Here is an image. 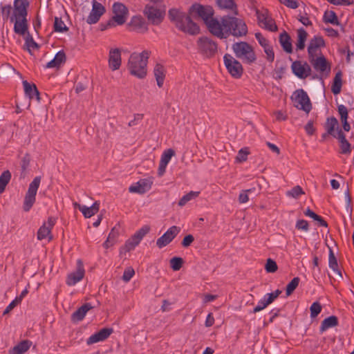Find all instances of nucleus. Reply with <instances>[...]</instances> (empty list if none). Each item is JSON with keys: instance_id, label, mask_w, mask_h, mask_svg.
<instances>
[{"instance_id": "39", "label": "nucleus", "mask_w": 354, "mask_h": 354, "mask_svg": "<svg viewBox=\"0 0 354 354\" xmlns=\"http://www.w3.org/2000/svg\"><path fill=\"white\" fill-rule=\"evenodd\" d=\"M308 33L303 28H300L297 30V42L296 44V48L297 50L304 49Z\"/></svg>"}, {"instance_id": "21", "label": "nucleus", "mask_w": 354, "mask_h": 354, "mask_svg": "<svg viewBox=\"0 0 354 354\" xmlns=\"http://www.w3.org/2000/svg\"><path fill=\"white\" fill-rule=\"evenodd\" d=\"M113 330L111 328H104L100 331L93 334L86 339V344L91 345L100 342L106 339L113 333Z\"/></svg>"}, {"instance_id": "45", "label": "nucleus", "mask_w": 354, "mask_h": 354, "mask_svg": "<svg viewBox=\"0 0 354 354\" xmlns=\"http://www.w3.org/2000/svg\"><path fill=\"white\" fill-rule=\"evenodd\" d=\"M68 30V28L65 25L62 18L55 17L54 22V30L58 32H63L67 31Z\"/></svg>"}, {"instance_id": "37", "label": "nucleus", "mask_w": 354, "mask_h": 354, "mask_svg": "<svg viewBox=\"0 0 354 354\" xmlns=\"http://www.w3.org/2000/svg\"><path fill=\"white\" fill-rule=\"evenodd\" d=\"M328 266L339 278L343 277L342 272L338 268L337 259L331 248H329Z\"/></svg>"}, {"instance_id": "13", "label": "nucleus", "mask_w": 354, "mask_h": 354, "mask_svg": "<svg viewBox=\"0 0 354 354\" xmlns=\"http://www.w3.org/2000/svg\"><path fill=\"white\" fill-rule=\"evenodd\" d=\"M29 1L14 0L13 14L10 17V21L13 22L15 18L27 17Z\"/></svg>"}, {"instance_id": "22", "label": "nucleus", "mask_w": 354, "mask_h": 354, "mask_svg": "<svg viewBox=\"0 0 354 354\" xmlns=\"http://www.w3.org/2000/svg\"><path fill=\"white\" fill-rule=\"evenodd\" d=\"M326 45L324 39L322 36H314L310 41L308 46V58L315 57L319 48Z\"/></svg>"}, {"instance_id": "61", "label": "nucleus", "mask_w": 354, "mask_h": 354, "mask_svg": "<svg viewBox=\"0 0 354 354\" xmlns=\"http://www.w3.org/2000/svg\"><path fill=\"white\" fill-rule=\"evenodd\" d=\"M281 3H283L286 6L295 9L298 8L299 4L297 0H279Z\"/></svg>"}, {"instance_id": "49", "label": "nucleus", "mask_w": 354, "mask_h": 354, "mask_svg": "<svg viewBox=\"0 0 354 354\" xmlns=\"http://www.w3.org/2000/svg\"><path fill=\"white\" fill-rule=\"evenodd\" d=\"M12 6L10 4L8 5H1V12L2 15V18L4 21H7L9 19H10V14L12 11Z\"/></svg>"}, {"instance_id": "5", "label": "nucleus", "mask_w": 354, "mask_h": 354, "mask_svg": "<svg viewBox=\"0 0 354 354\" xmlns=\"http://www.w3.org/2000/svg\"><path fill=\"white\" fill-rule=\"evenodd\" d=\"M309 62L313 68L319 73L313 76V79H317L323 82L324 78L327 77L330 73V64L324 55L309 58Z\"/></svg>"}, {"instance_id": "23", "label": "nucleus", "mask_w": 354, "mask_h": 354, "mask_svg": "<svg viewBox=\"0 0 354 354\" xmlns=\"http://www.w3.org/2000/svg\"><path fill=\"white\" fill-rule=\"evenodd\" d=\"M121 52L119 48H112L109 53V66L113 71L120 68L121 66Z\"/></svg>"}, {"instance_id": "8", "label": "nucleus", "mask_w": 354, "mask_h": 354, "mask_svg": "<svg viewBox=\"0 0 354 354\" xmlns=\"http://www.w3.org/2000/svg\"><path fill=\"white\" fill-rule=\"evenodd\" d=\"M143 13L152 25L158 26L165 19V9L147 4L145 6Z\"/></svg>"}, {"instance_id": "14", "label": "nucleus", "mask_w": 354, "mask_h": 354, "mask_svg": "<svg viewBox=\"0 0 354 354\" xmlns=\"http://www.w3.org/2000/svg\"><path fill=\"white\" fill-rule=\"evenodd\" d=\"M292 71L295 75L300 79H305L311 74V68L307 62L302 64L301 61H295L291 66Z\"/></svg>"}, {"instance_id": "17", "label": "nucleus", "mask_w": 354, "mask_h": 354, "mask_svg": "<svg viewBox=\"0 0 354 354\" xmlns=\"http://www.w3.org/2000/svg\"><path fill=\"white\" fill-rule=\"evenodd\" d=\"M105 8L95 0L93 1V8L91 12L86 19V22L88 24H96L100 17L104 13Z\"/></svg>"}, {"instance_id": "18", "label": "nucleus", "mask_w": 354, "mask_h": 354, "mask_svg": "<svg viewBox=\"0 0 354 354\" xmlns=\"http://www.w3.org/2000/svg\"><path fill=\"white\" fill-rule=\"evenodd\" d=\"M129 29L139 33H145L148 30V26L141 16H133L128 24Z\"/></svg>"}, {"instance_id": "1", "label": "nucleus", "mask_w": 354, "mask_h": 354, "mask_svg": "<svg viewBox=\"0 0 354 354\" xmlns=\"http://www.w3.org/2000/svg\"><path fill=\"white\" fill-rule=\"evenodd\" d=\"M214 11L209 6H203L200 3H194L189 9V15L177 8H171L168 11L169 20L175 24L179 30L195 35L199 33L200 28L196 23L191 19V16H197L202 19L205 24L209 32L213 35L214 28L213 24L215 21H219L214 18Z\"/></svg>"}, {"instance_id": "44", "label": "nucleus", "mask_w": 354, "mask_h": 354, "mask_svg": "<svg viewBox=\"0 0 354 354\" xmlns=\"http://www.w3.org/2000/svg\"><path fill=\"white\" fill-rule=\"evenodd\" d=\"M300 279L298 277H294L290 282H289L286 288V294L287 296L290 295L298 286Z\"/></svg>"}, {"instance_id": "52", "label": "nucleus", "mask_w": 354, "mask_h": 354, "mask_svg": "<svg viewBox=\"0 0 354 354\" xmlns=\"http://www.w3.org/2000/svg\"><path fill=\"white\" fill-rule=\"evenodd\" d=\"M249 153L250 151L248 147L242 148L239 151L236 159L239 162H245L247 160Z\"/></svg>"}, {"instance_id": "40", "label": "nucleus", "mask_w": 354, "mask_h": 354, "mask_svg": "<svg viewBox=\"0 0 354 354\" xmlns=\"http://www.w3.org/2000/svg\"><path fill=\"white\" fill-rule=\"evenodd\" d=\"M323 21L326 24L333 25H340L339 21L336 13L333 10H326L323 15Z\"/></svg>"}, {"instance_id": "27", "label": "nucleus", "mask_w": 354, "mask_h": 354, "mask_svg": "<svg viewBox=\"0 0 354 354\" xmlns=\"http://www.w3.org/2000/svg\"><path fill=\"white\" fill-rule=\"evenodd\" d=\"M93 308L92 305L90 303H86L81 307L77 308L71 315V320L73 322H79L82 321L86 313Z\"/></svg>"}, {"instance_id": "63", "label": "nucleus", "mask_w": 354, "mask_h": 354, "mask_svg": "<svg viewBox=\"0 0 354 354\" xmlns=\"http://www.w3.org/2000/svg\"><path fill=\"white\" fill-rule=\"evenodd\" d=\"M194 241V238L192 234H188L184 237L181 243L185 248L189 247Z\"/></svg>"}, {"instance_id": "32", "label": "nucleus", "mask_w": 354, "mask_h": 354, "mask_svg": "<svg viewBox=\"0 0 354 354\" xmlns=\"http://www.w3.org/2000/svg\"><path fill=\"white\" fill-rule=\"evenodd\" d=\"M153 73L157 82L158 86L161 88L163 86L165 77V67L160 64H156L153 68Z\"/></svg>"}, {"instance_id": "53", "label": "nucleus", "mask_w": 354, "mask_h": 354, "mask_svg": "<svg viewBox=\"0 0 354 354\" xmlns=\"http://www.w3.org/2000/svg\"><path fill=\"white\" fill-rule=\"evenodd\" d=\"M265 269L267 272L273 273L277 270L278 266L277 263L274 260L268 259L266 261Z\"/></svg>"}, {"instance_id": "4", "label": "nucleus", "mask_w": 354, "mask_h": 354, "mask_svg": "<svg viewBox=\"0 0 354 354\" xmlns=\"http://www.w3.org/2000/svg\"><path fill=\"white\" fill-rule=\"evenodd\" d=\"M232 48L236 57L244 63L250 64L257 59L253 48L245 41L235 42Z\"/></svg>"}, {"instance_id": "29", "label": "nucleus", "mask_w": 354, "mask_h": 354, "mask_svg": "<svg viewBox=\"0 0 354 354\" xmlns=\"http://www.w3.org/2000/svg\"><path fill=\"white\" fill-rule=\"evenodd\" d=\"M66 59L64 50H60L55 55V57L46 64V68H59L61 64L65 63Z\"/></svg>"}, {"instance_id": "6", "label": "nucleus", "mask_w": 354, "mask_h": 354, "mask_svg": "<svg viewBox=\"0 0 354 354\" xmlns=\"http://www.w3.org/2000/svg\"><path fill=\"white\" fill-rule=\"evenodd\" d=\"M41 176H36L29 184L28 191L26 193L23 209L25 212H29L36 201V195L41 183Z\"/></svg>"}, {"instance_id": "28", "label": "nucleus", "mask_w": 354, "mask_h": 354, "mask_svg": "<svg viewBox=\"0 0 354 354\" xmlns=\"http://www.w3.org/2000/svg\"><path fill=\"white\" fill-rule=\"evenodd\" d=\"M13 22L15 32L20 35H24L28 30V21L26 17L15 18Z\"/></svg>"}, {"instance_id": "31", "label": "nucleus", "mask_w": 354, "mask_h": 354, "mask_svg": "<svg viewBox=\"0 0 354 354\" xmlns=\"http://www.w3.org/2000/svg\"><path fill=\"white\" fill-rule=\"evenodd\" d=\"M149 231L150 227L147 225H144L136 231V233L129 239V240L133 241L134 243L133 245L136 247L140 243L143 237L149 232Z\"/></svg>"}, {"instance_id": "60", "label": "nucleus", "mask_w": 354, "mask_h": 354, "mask_svg": "<svg viewBox=\"0 0 354 354\" xmlns=\"http://www.w3.org/2000/svg\"><path fill=\"white\" fill-rule=\"evenodd\" d=\"M143 119V114L136 113L133 116V119L129 122V127L138 125Z\"/></svg>"}, {"instance_id": "19", "label": "nucleus", "mask_w": 354, "mask_h": 354, "mask_svg": "<svg viewBox=\"0 0 354 354\" xmlns=\"http://www.w3.org/2000/svg\"><path fill=\"white\" fill-rule=\"evenodd\" d=\"M255 38L259 44L263 48L264 52L266 54L267 60L270 62H272L274 59V53L268 40L265 38L261 32H256Z\"/></svg>"}, {"instance_id": "47", "label": "nucleus", "mask_w": 354, "mask_h": 354, "mask_svg": "<svg viewBox=\"0 0 354 354\" xmlns=\"http://www.w3.org/2000/svg\"><path fill=\"white\" fill-rule=\"evenodd\" d=\"M175 155V151L172 149L165 150L161 156L160 162L167 165L171 157Z\"/></svg>"}, {"instance_id": "46", "label": "nucleus", "mask_w": 354, "mask_h": 354, "mask_svg": "<svg viewBox=\"0 0 354 354\" xmlns=\"http://www.w3.org/2000/svg\"><path fill=\"white\" fill-rule=\"evenodd\" d=\"M261 24H263V28L269 31L275 32L278 30L274 20L270 16L261 23Z\"/></svg>"}, {"instance_id": "54", "label": "nucleus", "mask_w": 354, "mask_h": 354, "mask_svg": "<svg viewBox=\"0 0 354 354\" xmlns=\"http://www.w3.org/2000/svg\"><path fill=\"white\" fill-rule=\"evenodd\" d=\"M345 199H346V211L347 213L351 214L353 211L352 207V199L349 193V189L347 188L345 192Z\"/></svg>"}, {"instance_id": "3", "label": "nucleus", "mask_w": 354, "mask_h": 354, "mask_svg": "<svg viewBox=\"0 0 354 354\" xmlns=\"http://www.w3.org/2000/svg\"><path fill=\"white\" fill-rule=\"evenodd\" d=\"M149 57V53L147 50H144L141 53H132L128 62V68L130 73L140 79L144 78L147 75Z\"/></svg>"}, {"instance_id": "7", "label": "nucleus", "mask_w": 354, "mask_h": 354, "mask_svg": "<svg viewBox=\"0 0 354 354\" xmlns=\"http://www.w3.org/2000/svg\"><path fill=\"white\" fill-rule=\"evenodd\" d=\"M198 51L206 57H214L218 51V44L207 37H201L197 40Z\"/></svg>"}, {"instance_id": "9", "label": "nucleus", "mask_w": 354, "mask_h": 354, "mask_svg": "<svg viewBox=\"0 0 354 354\" xmlns=\"http://www.w3.org/2000/svg\"><path fill=\"white\" fill-rule=\"evenodd\" d=\"M223 62L227 71L233 77L239 78L241 77L243 69L239 61L227 53L223 57Z\"/></svg>"}, {"instance_id": "25", "label": "nucleus", "mask_w": 354, "mask_h": 354, "mask_svg": "<svg viewBox=\"0 0 354 354\" xmlns=\"http://www.w3.org/2000/svg\"><path fill=\"white\" fill-rule=\"evenodd\" d=\"M75 207H77L78 209L83 214L84 217L91 218L95 215L99 210L100 203L95 202L91 207H86V205H82L75 203Z\"/></svg>"}, {"instance_id": "10", "label": "nucleus", "mask_w": 354, "mask_h": 354, "mask_svg": "<svg viewBox=\"0 0 354 354\" xmlns=\"http://www.w3.org/2000/svg\"><path fill=\"white\" fill-rule=\"evenodd\" d=\"M294 95L295 107L308 113L312 109V104L307 93L303 89H298L294 93Z\"/></svg>"}, {"instance_id": "35", "label": "nucleus", "mask_w": 354, "mask_h": 354, "mask_svg": "<svg viewBox=\"0 0 354 354\" xmlns=\"http://www.w3.org/2000/svg\"><path fill=\"white\" fill-rule=\"evenodd\" d=\"M216 2L221 9L231 10L234 15H238L237 5L234 0H216Z\"/></svg>"}, {"instance_id": "15", "label": "nucleus", "mask_w": 354, "mask_h": 354, "mask_svg": "<svg viewBox=\"0 0 354 354\" xmlns=\"http://www.w3.org/2000/svg\"><path fill=\"white\" fill-rule=\"evenodd\" d=\"M180 229L177 226H171L169 227L160 238L156 241V245L159 248L167 245L178 234Z\"/></svg>"}, {"instance_id": "48", "label": "nucleus", "mask_w": 354, "mask_h": 354, "mask_svg": "<svg viewBox=\"0 0 354 354\" xmlns=\"http://www.w3.org/2000/svg\"><path fill=\"white\" fill-rule=\"evenodd\" d=\"M183 264V259L181 257H174L170 260V266L174 271L179 270Z\"/></svg>"}, {"instance_id": "64", "label": "nucleus", "mask_w": 354, "mask_h": 354, "mask_svg": "<svg viewBox=\"0 0 354 354\" xmlns=\"http://www.w3.org/2000/svg\"><path fill=\"white\" fill-rule=\"evenodd\" d=\"M248 201L249 194L245 190H242L239 195V202L240 203H245Z\"/></svg>"}, {"instance_id": "62", "label": "nucleus", "mask_w": 354, "mask_h": 354, "mask_svg": "<svg viewBox=\"0 0 354 354\" xmlns=\"http://www.w3.org/2000/svg\"><path fill=\"white\" fill-rule=\"evenodd\" d=\"M304 129L308 135L312 136L314 134L315 131V129L313 127V121L309 120L307 124L305 125Z\"/></svg>"}, {"instance_id": "57", "label": "nucleus", "mask_w": 354, "mask_h": 354, "mask_svg": "<svg viewBox=\"0 0 354 354\" xmlns=\"http://www.w3.org/2000/svg\"><path fill=\"white\" fill-rule=\"evenodd\" d=\"M295 227L297 230L307 232L309 230L308 223L307 221L304 219L298 220L296 223Z\"/></svg>"}, {"instance_id": "51", "label": "nucleus", "mask_w": 354, "mask_h": 354, "mask_svg": "<svg viewBox=\"0 0 354 354\" xmlns=\"http://www.w3.org/2000/svg\"><path fill=\"white\" fill-rule=\"evenodd\" d=\"M322 307L319 302L315 301L310 307V317L315 318L322 311Z\"/></svg>"}, {"instance_id": "30", "label": "nucleus", "mask_w": 354, "mask_h": 354, "mask_svg": "<svg viewBox=\"0 0 354 354\" xmlns=\"http://www.w3.org/2000/svg\"><path fill=\"white\" fill-rule=\"evenodd\" d=\"M32 342L30 340H23L10 348L9 354H23L30 348Z\"/></svg>"}, {"instance_id": "56", "label": "nucleus", "mask_w": 354, "mask_h": 354, "mask_svg": "<svg viewBox=\"0 0 354 354\" xmlns=\"http://www.w3.org/2000/svg\"><path fill=\"white\" fill-rule=\"evenodd\" d=\"M88 84V80L86 78H84L83 81H79L75 84V92L79 93L83 91H84Z\"/></svg>"}, {"instance_id": "34", "label": "nucleus", "mask_w": 354, "mask_h": 354, "mask_svg": "<svg viewBox=\"0 0 354 354\" xmlns=\"http://www.w3.org/2000/svg\"><path fill=\"white\" fill-rule=\"evenodd\" d=\"M338 324V318L336 316L331 315L328 317L322 322L319 327V331L322 333L330 328L337 326Z\"/></svg>"}, {"instance_id": "12", "label": "nucleus", "mask_w": 354, "mask_h": 354, "mask_svg": "<svg viewBox=\"0 0 354 354\" xmlns=\"http://www.w3.org/2000/svg\"><path fill=\"white\" fill-rule=\"evenodd\" d=\"M113 16L111 19L117 25H122L126 22L129 10L122 3L115 2L113 5Z\"/></svg>"}, {"instance_id": "55", "label": "nucleus", "mask_w": 354, "mask_h": 354, "mask_svg": "<svg viewBox=\"0 0 354 354\" xmlns=\"http://www.w3.org/2000/svg\"><path fill=\"white\" fill-rule=\"evenodd\" d=\"M135 274V271L131 267L126 268L122 275V280L125 282H128Z\"/></svg>"}, {"instance_id": "36", "label": "nucleus", "mask_w": 354, "mask_h": 354, "mask_svg": "<svg viewBox=\"0 0 354 354\" xmlns=\"http://www.w3.org/2000/svg\"><path fill=\"white\" fill-rule=\"evenodd\" d=\"M279 42L284 51L288 53H291L292 52L291 39L290 35L286 31H283L280 34Z\"/></svg>"}, {"instance_id": "20", "label": "nucleus", "mask_w": 354, "mask_h": 354, "mask_svg": "<svg viewBox=\"0 0 354 354\" xmlns=\"http://www.w3.org/2000/svg\"><path fill=\"white\" fill-rule=\"evenodd\" d=\"M56 220L53 217H49L47 222H45L37 231V239L39 240H43L49 237L50 240L52 236H50L51 230L55 225Z\"/></svg>"}, {"instance_id": "43", "label": "nucleus", "mask_w": 354, "mask_h": 354, "mask_svg": "<svg viewBox=\"0 0 354 354\" xmlns=\"http://www.w3.org/2000/svg\"><path fill=\"white\" fill-rule=\"evenodd\" d=\"M30 156L28 153L25 154L21 160V177L24 178L27 174V169L30 163Z\"/></svg>"}, {"instance_id": "42", "label": "nucleus", "mask_w": 354, "mask_h": 354, "mask_svg": "<svg viewBox=\"0 0 354 354\" xmlns=\"http://www.w3.org/2000/svg\"><path fill=\"white\" fill-rule=\"evenodd\" d=\"M199 192L191 191L187 194L184 195L178 201V205L183 207L189 201L198 196Z\"/></svg>"}, {"instance_id": "38", "label": "nucleus", "mask_w": 354, "mask_h": 354, "mask_svg": "<svg viewBox=\"0 0 354 354\" xmlns=\"http://www.w3.org/2000/svg\"><path fill=\"white\" fill-rule=\"evenodd\" d=\"M342 73L341 71H338L335 75L331 86V91L334 95H337L341 92L342 86Z\"/></svg>"}, {"instance_id": "33", "label": "nucleus", "mask_w": 354, "mask_h": 354, "mask_svg": "<svg viewBox=\"0 0 354 354\" xmlns=\"http://www.w3.org/2000/svg\"><path fill=\"white\" fill-rule=\"evenodd\" d=\"M338 121L335 117L328 118L324 125L326 131L333 138L337 136Z\"/></svg>"}, {"instance_id": "16", "label": "nucleus", "mask_w": 354, "mask_h": 354, "mask_svg": "<svg viewBox=\"0 0 354 354\" xmlns=\"http://www.w3.org/2000/svg\"><path fill=\"white\" fill-rule=\"evenodd\" d=\"M153 181L149 178H142L129 187L131 193L143 194L151 189Z\"/></svg>"}, {"instance_id": "24", "label": "nucleus", "mask_w": 354, "mask_h": 354, "mask_svg": "<svg viewBox=\"0 0 354 354\" xmlns=\"http://www.w3.org/2000/svg\"><path fill=\"white\" fill-rule=\"evenodd\" d=\"M339 142L340 153L343 154H349L351 152V145L346 138V136L342 130L337 127V136L334 137Z\"/></svg>"}, {"instance_id": "11", "label": "nucleus", "mask_w": 354, "mask_h": 354, "mask_svg": "<svg viewBox=\"0 0 354 354\" xmlns=\"http://www.w3.org/2000/svg\"><path fill=\"white\" fill-rule=\"evenodd\" d=\"M84 274L85 270L83 262L81 259H77L75 270L68 274L66 277V285L68 286H75L84 278Z\"/></svg>"}, {"instance_id": "41", "label": "nucleus", "mask_w": 354, "mask_h": 354, "mask_svg": "<svg viewBox=\"0 0 354 354\" xmlns=\"http://www.w3.org/2000/svg\"><path fill=\"white\" fill-rule=\"evenodd\" d=\"M11 178L10 171H4L0 176V194L3 193Z\"/></svg>"}, {"instance_id": "26", "label": "nucleus", "mask_w": 354, "mask_h": 354, "mask_svg": "<svg viewBox=\"0 0 354 354\" xmlns=\"http://www.w3.org/2000/svg\"><path fill=\"white\" fill-rule=\"evenodd\" d=\"M23 86L25 94L31 100L36 99L38 102L40 100L39 92L35 84H30L28 81H23Z\"/></svg>"}, {"instance_id": "58", "label": "nucleus", "mask_w": 354, "mask_h": 354, "mask_svg": "<svg viewBox=\"0 0 354 354\" xmlns=\"http://www.w3.org/2000/svg\"><path fill=\"white\" fill-rule=\"evenodd\" d=\"M269 304L266 301L265 298L263 297L259 302L258 304L254 308L252 313H256L266 308Z\"/></svg>"}, {"instance_id": "59", "label": "nucleus", "mask_w": 354, "mask_h": 354, "mask_svg": "<svg viewBox=\"0 0 354 354\" xmlns=\"http://www.w3.org/2000/svg\"><path fill=\"white\" fill-rule=\"evenodd\" d=\"M337 111H338V113H339V114L340 115V120H342L348 119V109H347L346 106H344L343 104L338 105Z\"/></svg>"}, {"instance_id": "2", "label": "nucleus", "mask_w": 354, "mask_h": 354, "mask_svg": "<svg viewBox=\"0 0 354 354\" xmlns=\"http://www.w3.org/2000/svg\"><path fill=\"white\" fill-rule=\"evenodd\" d=\"M213 28L214 30L212 35L221 39H227L230 35L242 37L248 32V26L243 19L229 15L221 17L219 21H215Z\"/></svg>"}, {"instance_id": "50", "label": "nucleus", "mask_w": 354, "mask_h": 354, "mask_svg": "<svg viewBox=\"0 0 354 354\" xmlns=\"http://www.w3.org/2000/svg\"><path fill=\"white\" fill-rule=\"evenodd\" d=\"M302 194H304V192L299 185L293 187L290 190L286 192L287 196L295 198L299 197Z\"/></svg>"}]
</instances>
